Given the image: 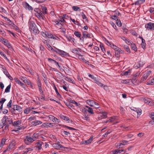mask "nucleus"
<instances>
[{
  "mask_svg": "<svg viewBox=\"0 0 154 154\" xmlns=\"http://www.w3.org/2000/svg\"><path fill=\"white\" fill-rule=\"evenodd\" d=\"M15 128L16 130H13V131H15L16 132H17L19 130L22 129L24 130L25 128V127L24 126H18Z\"/></svg>",
  "mask_w": 154,
  "mask_h": 154,
  "instance_id": "nucleus-25",
  "label": "nucleus"
},
{
  "mask_svg": "<svg viewBox=\"0 0 154 154\" xmlns=\"http://www.w3.org/2000/svg\"><path fill=\"white\" fill-rule=\"evenodd\" d=\"M121 38L123 41H124L126 44H127L128 45L130 43V42H131V41H130L129 39L126 38L124 36H121Z\"/></svg>",
  "mask_w": 154,
  "mask_h": 154,
  "instance_id": "nucleus-28",
  "label": "nucleus"
},
{
  "mask_svg": "<svg viewBox=\"0 0 154 154\" xmlns=\"http://www.w3.org/2000/svg\"><path fill=\"white\" fill-rule=\"evenodd\" d=\"M0 41L1 42H2V43H3L5 45L6 44H7L8 42V40L3 38H2L1 39Z\"/></svg>",
  "mask_w": 154,
  "mask_h": 154,
  "instance_id": "nucleus-33",
  "label": "nucleus"
},
{
  "mask_svg": "<svg viewBox=\"0 0 154 154\" xmlns=\"http://www.w3.org/2000/svg\"><path fill=\"white\" fill-rule=\"evenodd\" d=\"M52 146L57 149H62L64 148L63 146L60 144L59 142L57 143H53Z\"/></svg>",
  "mask_w": 154,
  "mask_h": 154,
  "instance_id": "nucleus-11",
  "label": "nucleus"
},
{
  "mask_svg": "<svg viewBox=\"0 0 154 154\" xmlns=\"http://www.w3.org/2000/svg\"><path fill=\"white\" fill-rule=\"evenodd\" d=\"M111 18L112 20H115L116 21L119 19V17L116 15L111 16Z\"/></svg>",
  "mask_w": 154,
  "mask_h": 154,
  "instance_id": "nucleus-51",
  "label": "nucleus"
},
{
  "mask_svg": "<svg viewBox=\"0 0 154 154\" xmlns=\"http://www.w3.org/2000/svg\"><path fill=\"white\" fill-rule=\"evenodd\" d=\"M94 82L96 83L98 85L103 87V88L105 89V87H107V86L104 85L103 84H102L99 81L97 80V79H95V81H94Z\"/></svg>",
  "mask_w": 154,
  "mask_h": 154,
  "instance_id": "nucleus-19",
  "label": "nucleus"
},
{
  "mask_svg": "<svg viewBox=\"0 0 154 154\" xmlns=\"http://www.w3.org/2000/svg\"><path fill=\"white\" fill-rule=\"evenodd\" d=\"M38 86V88L40 94L41 95L43 94V91L42 90V88L41 87V81L40 79L38 80L37 82Z\"/></svg>",
  "mask_w": 154,
  "mask_h": 154,
  "instance_id": "nucleus-15",
  "label": "nucleus"
},
{
  "mask_svg": "<svg viewBox=\"0 0 154 154\" xmlns=\"http://www.w3.org/2000/svg\"><path fill=\"white\" fill-rule=\"evenodd\" d=\"M23 5L24 7L26 10H28L30 11H32L33 10V8L27 2H24Z\"/></svg>",
  "mask_w": 154,
  "mask_h": 154,
  "instance_id": "nucleus-13",
  "label": "nucleus"
},
{
  "mask_svg": "<svg viewBox=\"0 0 154 154\" xmlns=\"http://www.w3.org/2000/svg\"><path fill=\"white\" fill-rule=\"evenodd\" d=\"M131 109L135 111L137 113V115L139 116H140L141 114L142 110L140 109L134 108L133 109Z\"/></svg>",
  "mask_w": 154,
  "mask_h": 154,
  "instance_id": "nucleus-23",
  "label": "nucleus"
},
{
  "mask_svg": "<svg viewBox=\"0 0 154 154\" xmlns=\"http://www.w3.org/2000/svg\"><path fill=\"white\" fill-rule=\"evenodd\" d=\"M42 11L44 12V15L47 14V8L44 5L42 6Z\"/></svg>",
  "mask_w": 154,
  "mask_h": 154,
  "instance_id": "nucleus-39",
  "label": "nucleus"
},
{
  "mask_svg": "<svg viewBox=\"0 0 154 154\" xmlns=\"http://www.w3.org/2000/svg\"><path fill=\"white\" fill-rule=\"evenodd\" d=\"M144 102L146 103L149 105H150V103H151L150 99L148 98L145 99L144 100Z\"/></svg>",
  "mask_w": 154,
  "mask_h": 154,
  "instance_id": "nucleus-45",
  "label": "nucleus"
},
{
  "mask_svg": "<svg viewBox=\"0 0 154 154\" xmlns=\"http://www.w3.org/2000/svg\"><path fill=\"white\" fill-rule=\"evenodd\" d=\"M54 126L53 123L48 122H45L43 123L42 125V127H50L52 128Z\"/></svg>",
  "mask_w": 154,
  "mask_h": 154,
  "instance_id": "nucleus-14",
  "label": "nucleus"
},
{
  "mask_svg": "<svg viewBox=\"0 0 154 154\" xmlns=\"http://www.w3.org/2000/svg\"><path fill=\"white\" fill-rule=\"evenodd\" d=\"M124 48L125 50L129 53H131L130 50L129 48V47L127 45H125L124 46Z\"/></svg>",
  "mask_w": 154,
  "mask_h": 154,
  "instance_id": "nucleus-41",
  "label": "nucleus"
},
{
  "mask_svg": "<svg viewBox=\"0 0 154 154\" xmlns=\"http://www.w3.org/2000/svg\"><path fill=\"white\" fill-rule=\"evenodd\" d=\"M55 20L54 22H55L56 25H59L61 24L62 23L61 20Z\"/></svg>",
  "mask_w": 154,
  "mask_h": 154,
  "instance_id": "nucleus-46",
  "label": "nucleus"
},
{
  "mask_svg": "<svg viewBox=\"0 0 154 154\" xmlns=\"http://www.w3.org/2000/svg\"><path fill=\"white\" fill-rule=\"evenodd\" d=\"M85 107L87 108L88 109V112L92 114H94V112L92 108L89 107L88 106H85Z\"/></svg>",
  "mask_w": 154,
  "mask_h": 154,
  "instance_id": "nucleus-31",
  "label": "nucleus"
},
{
  "mask_svg": "<svg viewBox=\"0 0 154 154\" xmlns=\"http://www.w3.org/2000/svg\"><path fill=\"white\" fill-rule=\"evenodd\" d=\"M0 67L2 69L3 72L7 70L5 66L3 65L0 64Z\"/></svg>",
  "mask_w": 154,
  "mask_h": 154,
  "instance_id": "nucleus-63",
  "label": "nucleus"
},
{
  "mask_svg": "<svg viewBox=\"0 0 154 154\" xmlns=\"http://www.w3.org/2000/svg\"><path fill=\"white\" fill-rule=\"evenodd\" d=\"M78 49H79V50H81V49L79 48H74L72 49L71 51L74 54H76L78 55H80V53L79 51L78 50Z\"/></svg>",
  "mask_w": 154,
  "mask_h": 154,
  "instance_id": "nucleus-26",
  "label": "nucleus"
},
{
  "mask_svg": "<svg viewBox=\"0 0 154 154\" xmlns=\"http://www.w3.org/2000/svg\"><path fill=\"white\" fill-rule=\"evenodd\" d=\"M100 48H101L102 51L104 53L106 52L102 44H100Z\"/></svg>",
  "mask_w": 154,
  "mask_h": 154,
  "instance_id": "nucleus-60",
  "label": "nucleus"
},
{
  "mask_svg": "<svg viewBox=\"0 0 154 154\" xmlns=\"http://www.w3.org/2000/svg\"><path fill=\"white\" fill-rule=\"evenodd\" d=\"M57 54L60 55L62 57H69V54L63 50H62L56 48L54 51Z\"/></svg>",
  "mask_w": 154,
  "mask_h": 154,
  "instance_id": "nucleus-4",
  "label": "nucleus"
},
{
  "mask_svg": "<svg viewBox=\"0 0 154 154\" xmlns=\"http://www.w3.org/2000/svg\"><path fill=\"white\" fill-rule=\"evenodd\" d=\"M86 103L88 105L91 106H93L94 105V103H95V101L91 100H88L86 101Z\"/></svg>",
  "mask_w": 154,
  "mask_h": 154,
  "instance_id": "nucleus-20",
  "label": "nucleus"
},
{
  "mask_svg": "<svg viewBox=\"0 0 154 154\" xmlns=\"http://www.w3.org/2000/svg\"><path fill=\"white\" fill-rule=\"evenodd\" d=\"M20 79L23 82L27 84V83H29V80L27 79L24 76H21L20 77Z\"/></svg>",
  "mask_w": 154,
  "mask_h": 154,
  "instance_id": "nucleus-21",
  "label": "nucleus"
},
{
  "mask_svg": "<svg viewBox=\"0 0 154 154\" xmlns=\"http://www.w3.org/2000/svg\"><path fill=\"white\" fill-rule=\"evenodd\" d=\"M104 41L105 42V43L108 46H110L111 47V46L112 45V44H113L109 42L108 40L104 38H103Z\"/></svg>",
  "mask_w": 154,
  "mask_h": 154,
  "instance_id": "nucleus-42",
  "label": "nucleus"
},
{
  "mask_svg": "<svg viewBox=\"0 0 154 154\" xmlns=\"http://www.w3.org/2000/svg\"><path fill=\"white\" fill-rule=\"evenodd\" d=\"M148 77V76H147L146 74H144L141 77V80H142L143 81H145L146 80Z\"/></svg>",
  "mask_w": 154,
  "mask_h": 154,
  "instance_id": "nucleus-54",
  "label": "nucleus"
},
{
  "mask_svg": "<svg viewBox=\"0 0 154 154\" xmlns=\"http://www.w3.org/2000/svg\"><path fill=\"white\" fill-rule=\"evenodd\" d=\"M5 45L10 50H13L12 47L10 43L8 42L7 44H6Z\"/></svg>",
  "mask_w": 154,
  "mask_h": 154,
  "instance_id": "nucleus-56",
  "label": "nucleus"
},
{
  "mask_svg": "<svg viewBox=\"0 0 154 154\" xmlns=\"http://www.w3.org/2000/svg\"><path fill=\"white\" fill-rule=\"evenodd\" d=\"M111 47L115 50L116 51L121 52L122 51L121 48L116 46L114 44H112V45L111 46Z\"/></svg>",
  "mask_w": 154,
  "mask_h": 154,
  "instance_id": "nucleus-18",
  "label": "nucleus"
},
{
  "mask_svg": "<svg viewBox=\"0 0 154 154\" xmlns=\"http://www.w3.org/2000/svg\"><path fill=\"white\" fill-rule=\"evenodd\" d=\"M72 9L73 10L76 11H81L80 8L79 7L76 6H73L72 7Z\"/></svg>",
  "mask_w": 154,
  "mask_h": 154,
  "instance_id": "nucleus-30",
  "label": "nucleus"
},
{
  "mask_svg": "<svg viewBox=\"0 0 154 154\" xmlns=\"http://www.w3.org/2000/svg\"><path fill=\"white\" fill-rule=\"evenodd\" d=\"M93 138L94 136L93 135L91 136V137L88 139L84 141L83 144H84L85 145H87L91 143L93 140Z\"/></svg>",
  "mask_w": 154,
  "mask_h": 154,
  "instance_id": "nucleus-16",
  "label": "nucleus"
},
{
  "mask_svg": "<svg viewBox=\"0 0 154 154\" xmlns=\"http://www.w3.org/2000/svg\"><path fill=\"white\" fill-rule=\"evenodd\" d=\"M88 76L91 78L92 79H93L94 81H95V79H97V78L95 77L93 75H92L89 73H88Z\"/></svg>",
  "mask_w": 154,
  "mask_h": 154,
  "instance_id": "nucleus-48",
  "label": "nucleus"
},
{
  "mask_svg": "<svg viewBox=\"0 0 154 154\" xmlns=\"http://www.w3.org/2000/svg\"><path fill=\"white\" fill-rule=\"evenodd\" d=\"M6 142V139L4 138H3L0 143V148H2L5 144Z\"/></svg>",
  "mask_w": 154,
  "mask_h": 154,
  "instance_id": "nucleus-32",
  "label": "nucleus"
},
{
  "mask_svg": "<svg viewBox=\"0 0 154 154\" xmlns=\"http://www.w3.org/2000/svg\"><path fill=\"white\" fill-rule=\"evenodd\" d=\"M12 103V100H10L8 103L7 107L8 108H10L11 107V104Z\"/></svg>",
  "mask_w": 154,
  "mask_h": 154,
  "instance_id": "nucleus-59",
  "label": "nucleus"
},
{
  "mask_svg": "<svg viewBox=\"0 0 154 154\" xmlns=\"http://www.w3.org/2000/svg\"><path fill=\"white\" fill-rule=\"evenodd\" d=\"M54 89L55 90V92H56V94H57V95L58 96H60L61 97V95L60 94H59V93L58 91V90L57 89V88L56 87V86L55 85H54Z\"/></svg>",
  "mask_w": 154,
  "mask_h": 154,
  "instance_id": "nucleus-53",
  "label": "nucleus"
},
{
  "mask_svg": "<svg viewBox=\"0 0 154 154\" xmlns=\"http://www.w3.org/2000/svg\"><path fill=\"white\" fill-rule=\"evenodd\" d=\"M42 123V122L39 120H36L33 121L32 123V125L34 126H36L37 125H40Z\"/></svg>",
  "mask_w": 154,
  "mask_h": 154,
  "instance_id": "nucleus-22",
  "label": "nucleus"
},
{
  "mask_svg": "<svg viewBox=\"0 0 154 154\" xmlns=\"http://www.w3.org/2000/svg\"><path fill=\"white\" fill-rule=\"evenodd\" d=\"M22 108L20 106L17 105H15L13 106V107L11 109V111L12 113L17 114L15 113L16 110L20 112L22 111Z\"/></svg>",
  "mask_w": 154,
  "mask_h": 154,
  "instance_id": "nucleus-6",
  "label": "nucleus"
},
{
  "mask_svg": "<svg viewBox=\"0 0 154 154\" xmlns=\"http://www.w3.org/2000/svg\"><path fill=\"white\" fill-rule=\"evenodd\" d=\"M39 136V135L38 133H35L33 134L32 136V138L33 139H37L38 138Z\"/></svg>",
  "mask_w": 154,
  "mask_h": 154,
  "instance_id": "nucleus-40",
  "label": "nucleus"
},
{
  "mask_svg": "<svg viewBox=\"0 0 154 154\" xmlns=\"http://www.w3.org/2000/svg\"><path fill=\"white\" fill-rule=\"evenodd\" d=\"M65 104L69 108L71 109V108H72L74 107L73 105L71 104L70 103H68V102L65 103Z\"/></svg>",
  "mask_w": 154,
  "mask_h": 154,
  "instance_id": "nucleus-47",
  "label": "nucleus"
},
{
  "mask_svg": "<svg viewBox=\"0 0 154 154\" xmlns=\"http://www.w3.org/2000/svg\"><path fill=\"white\" fill-rule=\"evenodd\" d=\"M65 79L69 82L74 84V80L67 76H65Z\"/></svg>",
  "mask_w": 154,
  "mask_h": 154,
  "instance_id": "nucleus-36",
  "label": "nucleus"
},
{
  "mask_svg": "<svg viewBox=\"0 0 154 154\" xmlns=\"http://www.w3.org/2000/svg\"><path fill=\"white\" fill-rule=\"evenodd\" d=\"M29 31L31 33L35 35L39 33L40 31L33 21H32L29 22Z\"/></svg>",
  "mask_w": 154,
  "mask_h": 154,
  "instance_id": "nucleus-1",
  "label": "nucleus"
},
{
  "mask_svg": "<svg viewBox=\"0 0 154 154\" xmlns=\"http://www.w3.org/2000/svg\"><path fill=\"white\" fill-rule=\"evenodd\" d=\"M142 41V43L141 44V46L142 48H143L144 49H145L146 48V44L145 43V40L144 39H143Z\"/></svg>",
  "mask_w": 154,
  "mask_h": 154,
  "instance_id": "nucleus-35",
  "label": "nucleus"
},
{
  "mask_svg": "<svg viewBox=\"0 0 154 154\" xmlns=\"http://www.w3.org/2000/svg\"><path fill=\"white\" fill-rule=\"evenodd\" d=\"M149 12L151 13L154 14V8L150 7L149 10Z\"/></svg>",
  "mask_w": 154,
  "mask_h": 154,
  "instance_id": "nucleus-64",
  "label": "nucleus"
},
{
  "mask_svg": "<svg viewBox=\"0 0 154 154\" xmlns=\"http://www.w3.org/2000/svg\"><path fill=\"white\" fill-rule=\"evenodd\" d=\"M95 103H94V106H94L95 108H98L100 107V105L98 103L95 102Z\"/></svg>",
  "mask_w": 154,
  "mask_h": 154,
  "instance_id": "nucleus-58",
  "label": "nucleus"
},
{
  "mask_svg": "<svg viewBox=\"0 0 154 154\" xmlns=\"http://www.w3.org/2000/svg\"><path fill=\"white\" fill-rule=\"evenodd\" d=\"M150 116L153 121H150L149 122V123L150 124L152 125L154 124V113L151 112L150 114Z\"/></svg>",
  "mask_w": 154,
  "mask_h": 154,
  "instance_id": "nucleus-24",
  "label": "nucleus"
},
{
  "mask_svg": "<svg viewBox=\"0 0 154 154\" xmlns=\"http://www.w3.org/2000/svg\"><path fill=\"white\" fill-rule=\"evenodd\" d=\"M116 24L119 27H121L122 25V23L119 19L118 20L116 21Z\"/></svg>",
  "mask_w": 154,
  "mask_h": 154,
  "instance_id": "nucleus-57",
  "label": "nucleus"
},
{
  "mask_svg": "<svg viewBox=\"0 0 154 154\" xmlns=\"http://www.w3.org/2000/svg\"><path fill=\"white\" fill-rule=\"evenodd\" d=\"M47 47L48 48V50L50 51H52L54 52L56 48V47H53V48L49 44V43L48 44H47Z\"/></svg>",
  "mask_w": 154,
  "mask_h": 154,
  "instance_id": "nucleus-27",
  "label": "nucleus"
},
{
  "mask_svg": "<svg viewBox=\"0 0 154 154\" xmlns=\"http://www.w3.org/2000/svg\"><path fill=\"white\" fill-rule=\"evenodd\" d=\"M12 123V120L7 116H4L2 119V123L0 124V128H2L5 125H10Z\"/></svg>",
  "mask_w": 154,
  "mask_h": 154,
  "instance_id": "nucleus-2",
  "label": "nucleus"
},
{
  "mask_svg": "<svg viewBox=\"0 0 154 154\" xmlns=\"http://www.w3.org/2000/svg\"><path fill=\"white\" fill-rule=\"evenodd\" d=\"M145 135V133H144L141 132L137 134V136L138 137H143Z\"/></svg>",
  "mask_w": 154,
  "mask_h": 154,
  "instance_id": "nucleus-62",
  "label": "nucleus"
},
{
  "mask_svg": "<svg viewBox=\"0 0 154 154\" xmlns=\"http://www.w3.org/2000/svg\"><path fill=\"white\" fill-rule=\"evenodd\" d=\"M43 142L41 141H39L36 143L35 144V147L37 148L38 150H41L43 147Z\"/></svg>",
  "mask_w": 154,
  "mask_h": 154,
  "instance_id": "nucleus-12",
  "label": "nucleus"
},
{
  "mask_svg": "<svg viewBox=\"0 0 154 154\" xmlns=\"http://www.w3.org/2000/svg\"><path fill=\"white\" fill-rule=\"evenodd\" d=\"M60 117L61 119H63L66 121L69 122V118L68 117L64 116L63 115H60Z\"/></svg>",
  "mask_w": 154,
  "mask_h": 154,
  "instance_id": "nucleus-29",
  "label": "nucleus"
},
{
  "mask_svg": "<svg viewBox=\"0 0 154 154\" xmlns=\"http://www.w3.org/2000/svg\"><path fill=\"white\" fill-rule=\"evenodd\" d=\"M43 147L45 149L48 147L49 145L47 142H43Z\"/></svg>",
  "mask_w": 154,
  "mask_h": 154,
  "instance_id": "nucleus-55",
  "label": "nucleus"
},
{
  "mask_svg": "<svg viewBox=\"0 0 154 154\" xmlns=\"http://www.w3.org/2000/svg\"><path fill=\"white\" fill-rule=\"evenodd\" d=\"M146 84L147 85H152L154 84V83L153 82V81L152 79L149 80L148 81Z\"/></svg>",
  "mask_w": 154,
  "mask_h": 154,
  "instance_id": "nucleus-49",
  "label": "nucleus"
},
{
  "mask_svg": "<svg viewBox=\"0 0 154 154\" xmlns=\"http://www.w3.org/2000/svg\"><path fill=\"white\" fill-rule=\"evenodd\" d=\"M20 123L21 122L19 120L15 121L14 122H12V123H11L13 126H17L20 125Z\"/></svg>",
  "mask_w": 154,
  "mask_h": 154,
  "instance_id": "nucleus-37",
  "label": "nucleus"
},
{
  "mask_svg": "<svg viewBox=\"0 0 154 154\" xmlns=\"http://www.w3.org/2000/svg\"><path fill=\"white\" fill-rule=\"evenodd\" d=\"M130 79H127L125 80H123L121 81L122 83L128 84L130 82Z\"/></svg>",
  "mask_w": 154,
  "mask_h": 154,
  "instance_id": "nucleus-43",
  "label": "nucleus"
},
{
  "mask_svg": "<svg viewBox=\"0 0 154 154\" xmlns=\"http://www.w3.org/2000/svg\"><path fill=\"white\" fill-rule=\"evenodd\" d=\"M116 119L115 116H112L110 117L108 120L109 122H112L114 121Z\"/></svg>",
  "mask_w": 154,
  "mask_h": 154,
  "instance_id": "nucleus-50",
  "label": "nucleus"
},
{
  "mask_svg": "<svg viewBox=\"0 0 154 154\" xmlns=\"http://www.w3.org/2000/svg\"><path fill=\"white\" fill-rule=\"evenodd\" d=\"M11 85L10 84L9 85H8L5 90V93H8L10 91V90L11 89Z\"/></svg>",
  "mask_w": 154,
  "mask_h": 154,
  "instance_id": "nucleus-38",
  "label": "nucleus"
},
{
  "mask_svg": "<svg viewBox=\"0 0 154 154\" xmlns=\"http://www.w3.org/2000/svg\"><path fill=\"white\" fill-rule=\"evenodd\" d=\"M35 140L33 139L32 137L26 136L24 139V142L27 145L32 143Z\"/></svg>",
  "mask_w": 154,
  "mask_h": 154,
  "instance_id": "nucleus-9",
  "label": "nucleus"
},
{
  "mask_svg": "<svg viewBox=\"0 0 154 154\" xmlns=\"http://www.w3.org/2000/svg\"><path fill=\"white\" fill-rule=\"evenodd\" d=\"M47 117L51 121H52L55 123L57 124L60 122V121L59 119L52 115H49Z\"/></svg>",
  "mask_w": 154,
  "mask_h": 154,
  "instance_id": "nucleus-8",
  "label": "nucleus"
},
{
  "mask_svg": "<svg viewBox=\"0 0 154 154\" xmlns=\"http://www.w3.org/2000/svg\"><path fill=\"white\" fill-rule=\"evenodd\" d=\"M128 45H131V48L132 50L134 51L135 52L137 51V49L136 46L133 42L131 41Z\"/></svg>",
  "mask_w": 154,
  "mask_h": 154,
  "instance_id": "nucleus-17",
  "label": "nucleus"
},
{
  "mask_svg": "<svg viewBox=\"0 0 154 154\" xmlns=\"http://www.w3.org/2000/svg\"><path fill=\"white\" fill-rule=\"evenodd\" d=\"M74 34L77 37L79 38H80L81 37L82 35L81 34L80 32L77 31H75L74 32Z\"/></svg>",
  "mask_w": 154,
  "mask_h": 154,
  "instance_id": "nucleus-34",
  "label": "nucleus"
},
{
  "mask_svg": "<svg viewBox=\"0 0 154 154\" xmlns=\"http://www.w3.org/2000/svg\"><path fill=\"white\" fill-rule=\"evenodd\" d=\"M30 111V107H29L26 109L24 111V112L25 114H27L29 113Z\"/></svg>",
  "mask_w": 154,
  "mask_h": 154,
  "instance_id": "nucleus-44",
  "label": "nucleus"
},
{
  "mask_svg": "<svg viewBox=\"0 0 154 154\" xmlns=\"http://www.w3.org/2000/svg\"><path fill=\"white\" fill-rule=\"evenodd\" d=\"M145 27L148 31L154 30V23L152 22H149L145 24Z\"/></svg>",
  "mask_w": 154,
  "mask_h": 154,
  "instance_id": "nucleus-7",
  "label": "nucleus"
},
{
  "mask_svg": "<svg viewBox=\"0 0 154 154\" xmlns=\"http://www.w3.org/2000/svg\"><path fill=\"white\" fill-rule=\"evenodd\" d=\"M126 150L124 149H118L113 150L111 154H124Z\"/></svg>",
  "mask_w": 154,
  "mask_h": 154,
  "instance_id": "nucleus-10",
  "label": "nucleus"
},
{
  "mask_svg": "<svg viewBox=\"0 0 154 154\" xmlns=\"http://www.w3.org/2000/svg\"><path fill=\"white\" fill-rule=\"evenodd\" d=\"M82 36L80 38V40L83 42H84V39H86L87 38H92L93 37V35L91 34L88 33L86 31H83L82 32Z\"/></svg>",
  "mask_w": 154,
  "mask_h": 154,
  "instance_id": "nucleus-5",
  "label": "nucleus"
},
{
  "mask_svg": "<svg viewBox=\"0 0 154 154\" xmlns=\"http://www.w3.org/2000/svg\"><path fill=\"white\" fill-rule=\"evenodd\" d=\"M101 116L104 119H106L107 117V113L105 112H103L101 114Z\"/></svg>",
  "mask_w": 154,
  "mask_h": 154,
  "instance_id": "nucleus-52",
  "label": "nucleus"
},
{
  "mask_svg": "<svg viewBox=\"0 0 154 154\" xmlns=\"http://www.w3.org/2000/svg\"><path fill=\"white\" fill-rule=\"evenodd\" d=\"M48 62L52 63V62H53L54 63H55L57 62V61H56L55 60H54L51 58H48Z\"/></svg>",
  "mask_w": 154,
  "mask_h": 154,
  "instance_id": "nucleus-61",
  "label": "nucleus"
},
{
  "mask_svg": "<svg viewBox=\"0 0 154 154\" xmlns=\"http://www.w3.org/2000/svg\"><path fill=\"white\" fill-rule=\"evenodd\" d=\"M34 11L35 12V15L40 20H44V12L39 8H35L34 9Z\"/></svg>",
  "mask_w": 154,
  "mask_h": 154,
  "instance_id": "nucleus-3",
  "label": "nucleus"
}]
</instances>
